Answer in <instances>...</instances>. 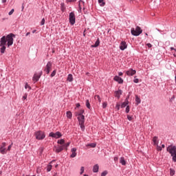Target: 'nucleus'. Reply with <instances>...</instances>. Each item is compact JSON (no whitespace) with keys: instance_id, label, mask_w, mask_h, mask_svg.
I'll use <instances>...</instances> for the list:
<instances>
[{"instance_id":"obj_36","label":"nucleus","mask_w":176,"mask_h":176,"mask_svg":"<svg viewBox=\"0 0 176 176\" xmlns=\"http://www.w3.org/2000/svg\"><path fill=\"white\" fill-rule=\"evenodd\" d=\"M126 113H129L130 112V106H126V109H125Z\"/></svg>"},{"instance_id":"obj_35","label":"nucleus","mask_w":176,"mask_h":176,"mask_svg":"<svg viewBox=\"0 0 176 176\" xmlns=\"http://www.w3.org/2000/svg\"><path fill=\"white\" fill-rule=\"evenodd\" d=\"M120 104L119 103H117L116 105V109H117V111H119L120 109Z\"/></svg>"},{"instance_id":"obj_32","label":"nucleus","mask_w":176,"mask_h":176,"mask_svg":"<svg viewBox=\"0 0 176 176\" xmlns=\"http://www.w3.org/2000/svg\"><path fill=\"white\" fill-rule=\"evenodd\" d=\"M170 175L173 176L175 175V170L173 168H170Z\"/></svg>"},{"instance_id":"obj_11","label":"nucleus","mask_w":176,"mask_h":176,"mask_svg":"<svg viewBox=\"0 0 176 176\" xmlns=\"http://www.w3.org/2000/svg\"><path fill=\"white\" fill-rule=\"evenodd\" d=\"M77 119L79 122V124H82L85 123V116H83V114L78 113Z\"/></svg>"},{"instance_id":"obj_4","label":"nucleus","mask_w":176,"mask_h":176,"mask_svg":"<svg viewBox=\"0 0 176 176\" xmlns=\"http://www.w3.org/2000/svg\"><path fill=\"white\" fill-rule=\"evenodd\" d=\"M71 144V142H67L65 144H63L62 146H58L56 148L55 152H56V153H60V152L64 151V149H65L67 151L68 146H69V145Z\"/></svg>"},{"instance_id":"obj_30","label":"nucleus","mask_w":176,"mask_h":176,"mask_svg":"<svg viewBox=\"0 0 176 176\" xmlns=\"http://www.w3.org/2000/svg\"><path fill=\"white\" fill-rule=\"evenodd\" d=\"M98 2L100 6H105V2H104V0H98Z\"/></svg>"},{"instance_id":"obj_46","label":"nucleus","mask_w":176,"mask_h":176,"mask_svg":"<svg viewBox=\"0 0 176 176\" xmlns=\"http://www.w3.org/2000/svg\"><path fill=\"white\" fill-rule=\"evenodd\" d=\"M66 2L67 3H69V2L72 3V2H76V0H66Z\"/></svg>"},{"instance_id":"obj_2","label":"nucleus","mask_w":176,"mask_h":176,"mask_svg":"<svg viewBox=\"0 0 176 176\" xmlns=\"http://www.w3.org/2000/svg\"><path fill=\"white\" fill-rule=\"evenodd\" d=\"M166 151L172 156L173 162H176V146H169L167 148Z\"/></svg>"},{"instance_id":"obj_1","label":"nucleus","mask_w":176,"mask_h":176,"mask_svg":"<svg viewBox=\"0 0 176 176\" xmlns=\"http://www.w3.org/2000/svg\"><path fill=\"white\" fill-rule=\"evenodd\" d=\"M13 36L14 38L16 36L12 33H10V34H8L7 36H3L1 39H0V46L1 47L0 48V52L2 54L5 53V51L6 50V43L8 47H10L12 45H13Z\"/></svg>"},{"instance_id":"obj_52","label":"nucleus","mask_w":176,"mask_h":176,"mask_svg":"<svg viewBox=\"0 0 176 176\" xmlns=\"http://www.w3.org/2000/svg\"><path fill=\"white\" fill-rule=\"evenodd\" d=\"M118 75H119V76H123V72H120L118 73Z\"/></svg>"},{"instance_id":"obj_54","label":"nucleus","mask_w":176,"mask_h":176,"mask_svg":"<svg viewBox=\"0 0 176 176\" xmlns=\"http://www.w3.org/2000/svg\"><path fill=\"white\" fill-rule=\"evenodd\" d=\"M118 157H114V158H113V160H114V162H116L117 160H118Z\"/></svg>"},{"instance_id":"obj_51","label":"nucleus","mask_w":176,"mask_h":176,"mask_svg":"<svg viewBox=\"0 0 176 176\" xmlns=\"http://www.w3.org/2000/svg\"><path fill=\"white\" fill-rule=\"evenodd\" d=\"M146 46H147L148 47L151 48V47H152V44H151V43H147V44H146Z\"/></svg>"},{"instance_id":"obj_57","label":"nucleus","mask_w":176,"mask_h":176,"mask_svg":"<svg viewBox=\"0 0 176 176\" xmlns=\"http://www.w3.org/2000/svg\"><path fill=\"white\" fill-rule=\"evenodd\" d=\"M170 50H176V49L174 48V47H170Z\"/></svg>"},{"instance_id":"obj_23","label":"nucleus","mask_w":176,"mask_h":176,"mask_svg":"<svg viewBox=\"0 0 176 176\" xmlns=\"http://www.w3.org/2000/svg\"><path fill=\"white\" fill-rule=\"evenodd\" d=\"M120 163L122 165V166H126V160H124V157H121L120 159Z\"/></svg>"},{"instance_id":"obj_26","label":"nucleus","mask_w":176,"mask_h":176,"mask_svg":"<svg viewBox=\"0 0 176 176\" xmlns=\"http://www.w3.org/2000/svg\"><path fill=\"white\" fill-rule=\"evenodd\" d=\"M135 102H137V105L141 104V98H140L137 95L135 96Z\"/></svg>"},{"instance_id":"obj_25","label":"nucleus","mask_w":176,"mask_h":176,"mask_svg":"<svg viewBox=\"0 0 176 176\" xmlns=\"http://www.w3.org/2000/svg\"><path fill=\"white\" fill-rule=\"evenodd\" d=\"M57 143L59 144L60 146H63V145H65V140H64L63 139H60V140H58L57 141Z\"/></svg>"},{"instance_id":"obj_62","label":"nucleus","mask_w":176,"mask_h":176,"mask_svg":"<svg viewBox=\"0 0 176 176\" xmlns=\"http://www.w3.org/2000/svg\"><path fill=\"white\" fill-rule=\"evenodd\" d=\"M53 176H57V173H54Z\"/></svg>"},{"instance_id":"obj_13","label":"nucleus","mask_w":176,"mask_h":176,"mask_svg":"<svg viewBox=\"0 0 176 176\" xmlns=\"http://www.w3.org/2000/svg\"><path fill=\"white\" fill-rule=\"evenodd\" d=\"M127 49V44L126 43V41H122L120 44V50H126Z\"/></svg>"},{"instance_id":"obj_48","label":"nucleus","mask_w":176,"mask_h":176,"mask_svg":"<svg viewBox=\"0 0 176 176\" xmlns=\"http://www.w3.org/2000/svg\"><path fill=\"white\" fill-rule=\"evenodd\" d=\"M22 100L24 101V100H27V94H25L23 97H22Z\"/></svg>"},{"instance_id":"obj_29","label":"nucleus","mask_w":176,"mask_h":176,"mask_svg":"<svg viewBox=\"0 0 176 176\" xmlns=\"http://www.w3.org/2000/svg\"><path fill=\"white\" fill-rule=\"evenodd\" d=\"M66 115H67V118H68V119L72 118V113L71 111H67Z\"/></svg>"},{"instance_id":"obj_5","label":"nucleus","mask_w":176,"mask_h":176,"mask_svg":"<svg viewBox=\"0 0 176 176\" xmlns=\"http://www.w3.org/2000/svg\"><path fill=\"white\" fill-rule=\"evenodd\" d=\"M35 135H36V140H45V138L46 137L45 132L42 131H38L35 132Z\"/></svg>"},{"instance_id":"obj_42","label":"nucleus","mask_w":176,"mask_h":176,"mask_svg":"<svg viewBox=\"0 0 176 176\" xmlns=\"http://www.w3.org/2000/svg\"><path fill=\"white\" fill-rule=\"evenodd\" d=\"M41 25H45V18H43L41 21Z\"/></svg>"},{"instance_id":"obj_40","label":"nucleus","mask_w":176,"mask_h":176,"mask_svg":"<svg viewBox=\"0 0 176 176\" xmlns=\"http://www.w3.org/2000/svg\"><path fill=\"white\" fill-rule=\"evenodd\" d=\"M107 174H108V172L107 170H104L101 173V176H106Z\"/></svg>"},{"instance_id":"obj_49","label":"nucleus","mask_w":176,"mask_h":176,"mask_svg":"<svg viewBox=\"0 0 176 176\" xmlns=\"http://www.w3.org/2000/svg\"><path fill=\"white\" fill-rule=\"evenodd\" d=\"M28 87L31 89V87L28 85V83H26L25 85V89H28Z\"/></svg>"},{"instance_id":"obj_19","label":"nucleus","mask_w":176,"mask_h":176,"mask_svg":"<svg viewBox=\"0 0 176 176\" xmlns=\"http://www.w3.org/2000/svg\"><path fill=\"white\" fill-rule=\"evenodd\" d=\"M122 90H120V89H119L118 91H116V92H115V94H116V97L117 98H120V96H122Z\"/></svg>"},{"instance_id":"obj_43","label":"nucleus","mask_w":176,"mask_h":176,"mask_svg":"<svg viewBox=\"0 0 176 176\" xmlns=\"http://www.w3.org/2000/svg\"><path fill=\"white\" fill-rule=\"evenodd\" d=\"M12 145H13V143H12L10 146H8V147L6 151H10V149H12Z\"/></svg>"},{"instance_id":"obj_8","label":"nucleus","mask_w":176,"mask_h":176,"mask_svg":"<svg viewBox=\"0 0 176 176\" xmlns=\"http://www.w3.org/2000/svg\"><path fill=\"white\" fill-rule=\"evenodd\" d=\"M49 137H52V138H61L63 137V134L60 131H57L55 133L53 132L50 133Z\"/></svg>"},{"instance_id":"obj_12","label":"nucleus","mask_w":176,"mask_h":176,"mask_svg":"<svg viewBox=\"0 0 176 176\" xmlns=\"http://www.w3.org/2000/svg\"><path fill=\"white\" fill-rule=\"evenodd\" d=\"M135 74H137V71L131 68H130L128 71L126 72V74L128 76H133V75H135Z\"/></svg>"},{"instance_id":"obj_37","label":"nucleus","mask_w":176,"mask_h":176,"mask_svg":"<svg viewBox=\"0 0 176 176\" xmlns=\"http://www.w3.org/2000/svg\"><path fill=\"white\" fill-rule=\"evenodd\" d=\"M83 173H85V167L82 166V167L80 168V175H82V174Z\"/></svg>"},{"instance_id":"obj_41","label":"nucleus","mask_w":176,"mask_h":176,"mask_svg":"<svg viewBox=\"0 0 176 176\" xmlns=\"http://www.w3.org/2000/svg\"><path fill=\"white\" fill-rule=\"evenodd\" d=\"M107 105H108V104L106 102H103L102 103V108H104V109L107 108Z\"/></svg>"},{"instance_id":"obj_64","label":"nucleus","mask_w":176,"mask_h":176,"mask_svg":"<svg viewBox=\"0 0 176 176\" xmlns=\"http://www.w3.org/2000/svg\"><path fill=\"white\" fill-rule=\"evenodd\" d=\"M25 176H31V175H25ZM32 176H36V175H32Z\"/></svg>"},{"instance_id":"obj_20","label":"nucleus","mask_w":176,"mask_h":176,"mask_svg":"<svg viewBox=\"0 0 176 176\" xmlns=\"http://www.w3.org/2000/svg\"><path fill=\"white\" fill-rule=\"evenodd\" d=\"M100 46V38H98L95 42V44L91 45V47H98Z\"/></svg>"},{"instance_id":"obj_53","label":"nucleus","mask_w":176,"mask_h":176,"mask_svg":"<svg viewBox=\"0 0 176 176\" xmlns=\"http://www.w3.org/2000/svg\"><path fill=\"white\" fill-rule=\"evenodd\" d=\"M76 108H79V107H80V104L77 103V104H76Z\"/></svg>"},{"instance_id":"obj_6","label":"nucleus","mask_w":176,"mask_h":176,"mask_svg":"<svg viewBox=\"0 0 176 176\" xmlns=\"http://www.w3.org/2000/svg\"><path fill=\"white\" fill-rule=\"evenodd\" d=\"M76 18L75 16V12H72L69 13V21L71 24V25H74L76 23Z\"/></svg>"},{"instance_id":"obj_58","label":"nucleus","mask_w":176,"mask_h":176,"mask_svg":"<svg viewBox=\"0 0 176 176\" xmlns=\"http://www.w3.org/2000/svg\"><path fill=\"white\" fill-rule=\"evenodd\" d=\"M35 32H36V30H32V34H35Z\"/></svg>"},{"instance_id":"obj_63","label":"nucleus","mask_w":176,"mask_h":176,"mask_svg":"<svg viewBox=\"0 0 176 176\" xmlns=\"http://www.w3.org/2000/svg\"><path fill=\"white\" fill-rule=\"evenodd\" d=\"M84 176H89V175L85 174V175H84Z\"/></svg>"},{"instance_id":"obj_10","label":"nucleus","mask_w":176,"mask_h":176,"mask_svg":"<svg viewBox=\"0 0 176 176\" xmlns=\"http://www.w3.org/2000/svg\"><path fill=\"white\" fill-rule=\"evenodd\" d=\"M6 142L1 143V145L0 146V153L1 155H6Z\"/></svg>"},{"instance_id":"obj_38","label":"nucleus","mask_w":176,"mask_h":176,"mask_svg":"<svg viewBox=\"0 0 176 176\" xmlns=\"http://www.w3.org/2000/svg\"><path fill=\"white\" fill-rule=\"evenodd\" d=\"M157 146V151H162V146H159V144L155 145Z\"/></svg>"},{"instance_id":"obj_47","label":"nucleus","mask_w":176,"mask_h":176,"mask_svg":"<svg viewBox=\"0 0 176 176\" xmlns=\"http://www.w3.org/2000/svg\"><path fill=\"white\" fill-rule=\"evenodd\" d=\"M37 174H39L41 173V167H38L36 169Z\"/></svg>"},{"instance_id":"obj_55","label":"nucleus","mask_w":176,"mask_h":176,"mask_svg":"<svg viewBox=\"0 0 176 176\" xmlns=\"http://www.w3.org/2000/svg\"><path fill=\"white\" fill-rule=\"evenodd\" d=\"M31 32H28V33H26L25 36H28V35H30Z\"/></svg>"},{"instance_id":"obj_50","label":"nucleus","mask_w":176,"mask_h":176,"mask_svg":"<svg viewBox=\"0 0 176 176\" xmlns=\"http://www.w3.org/2000/svg\"><path fill=\"white\" fill-rule=\"evenodd\" d=\"M97 98H98V100L99 101V102H101V97H100V96H97Z\"/></svg>"},{"instance_id":"obj_14","label":"nucleus","mask_w":176,"mask_h":176,"mask_svg":"<svg viewBox=\"0 0 176 176\" xmlns=\"http://www.w3.org/2000/svg\"><path fill=\"white\" fill-rule=\"evenodd\" d=\"M129 96L126 98L124 102L121 104V108H126V107L129 106Z\"/></svg>"},{"instance_id":"obj_24","label":"nucleus","mask_w":176,"mask_h":176,"mask_svg":"<svg viewBox=\"0 0 176 176\" xmlns=\"http://www.w3.org/2000/svg\"><path fill=\"white\" fill-rule=\"evenodd\" d=\"M67 80L68 82H72L74 80V76H72V74H68Z\"/></svg>"},{"instance_id":"obj_60","label":"nucleus","mask_w":176,"mask_h":176,"mask_svg":"<svg viewBox=\"0 0 176 176\" xmlns=\"http://www.w3.org/2000/svg\"><path fill=\"white\" fill-rule=\"evenodd\" d=\"M86 75H90V73L87 72V73H86Z\"/></svg>"},{"instance_id":"obj_39","label":"nucleus","mask_w":176,"mask_h":176,"mask_svg":"<svg viewBox=\"0 0 176 176\" xmlns=\"http://www.w3.org/2000/svg\"><path fill=\"white\" fill-rule=\"evenodd\" d=\"M13 13H14V9H12V10L8 12V14H9V16H12V14H13Z\"/></svg>"},{"instance_id":"obj_7","label":"nucleus","mask_w":176,"mask_h":176,"mask_svg":"<svg viewBox=\"0 0 176 176\" xmlns=\"http://www.w3.org/2000/svg\"><path fill=\"white\" fill-rule=\"evenodd\" d=\"M52 67H53V63H52L51 61H48L44 68V72H46L47 74H50Z\"/></svg>"},{"instance_id":"obj_9","label":"nucleus","mask_w":176,"mask_h":176,"mask_svg":"<svg viewBox=\"0 0 176 176\" xmlns=\"http://www.w3.org/2000/svg\"><path fill=\"white\" fill-rule=\"evenodd\" d=\"M42 74H43L42 71H41L38 73H35L32 78L33 82H38V80L41 79V77L42 76Z\"/></svg>"},{"instance_id":"obj_21","label":"nucleus","mask_w":176,"mask_h":176,"mask_svg":"<svg viewBox=\"0 0 176 176\" xmlns=\"http://www.w3.org/2000/svg\"><path fill=\"white\" fill-rule=\"evenodd\" d=\"M100 168V166H98V164H96L93 167V172L94 173H98V170Z\"/></svg>"},{"instance_id":"obj_16","label":"nucleus","mask_w":176,"mask_h":176,"mask_svg":"<svg viewBox=\"0 0 176 176\" xmlns=\"http://www.w3.org/2000/svg\"><path fill=\"white\" fill-rule=\"evenodd\" d=\"M113 79L116 82H118V83H119L120 85H122V83H123V80L122 79V78L119 77L118 76H116Z\"/></svg>"},{"instance_id":"obj_27","label":"nucleus","mask_w":176,"mask_h":176,"mask_svg":"<svg viewBox=\"0 0 176 176\" xmlns=\"http://www.w3.org/2000/svg\"><path fill=\"white\" fill-rule=\"evenodd\" d=\"M85 105H86L87 108H88V109H91V106L90 105V102L89 101V100H86Z\"/></svg>"},{"instance_id":"obj_17","label":"nucleus","mask_w":176,"mask_h":176,"mask_svg":"<svg viewBox=\"0 0 176 176\" xmlns=\"http://www.w3.org/2000/svg\"><path fill=\"white\" fill-rule=\"evenodd\" d=\"M153 142L154 146L159 144V138H157V136H154L153 138Z\"/></svg>"},{"instance_id":"obj_33","label":"nucleus","mask_w":176,"mask_h":176,"mask_svg":"<svg viewBox=\"0 0 176 176\" xmlns=\"http://www.w3.org/2000/svg\"><path fill=\"white\" fill-rule=\"evenodd\" d=\"M80 126V129L82 130V131H84L85 129V123H82V124H79Z\"/></svg>"},{"instance_id":"obj_34","label":"nucleus","mask_w":176,"mask_h":176,"mask_svg":"<svg viewBox=\"0 0 176 176\" xmlns=\"http://www.w3.org/2000/svg\"><path fill=\"white\" fill-rule=\"evenodd\" d=\"M56 74H57V71L54 70L51 74V78H53L54 76H56Z\"/></svg>"},{"instance_id":"obj_56","label":"nucleus","mask_w":176,"mask_h":176,"mask_svg":"<svg viewBox=\"0 0 176 176\" xmlns=\"http://www.w3.org/2000/svg\"><path fill=\"white\" fill-rule=\"evenodd\" d=\"M2 3H6V0H1Z\"/></svg>"},{"instance_id":"obj_22","label":"nucleus","mask_w":176,"mask_h":176,"mask_svg":"<svg viewBox=\"0 0 176 176\" xmlns=\"http://www.w3.org/2000/svg\"><path fill=\"white\" fill-rule=\"evenodd\" d=\"M79 3H78V8H79V10L80 12H82V5L80 3H82L83 6H85V1H82V0H79Z\"/></svg>"},{"instance_id":"obj_59","label":"nucleus","mask_w":176,"mask_h":176,"mask_svg":"<svg viewBox=\"0 0 176 176\" xmlns=\"http://www.w3.org/2000/svg\"><path fill=\"white\" fill-rule=\"evenodd\" d=\"M162 148H165V146H164V144H162V147H161Z\"/></svg>"},{"instance_id":"obj_15","label":"nucleus","mask_w":176,"mask_h":176,"mask_svg":"<svg viewBox=\"0 0 176 176\" xmlns=\"http://www.w3.org/2000/svg\"><path fill=\"white\" fill-rule=\"evenodd\" d=\"M76 151H77L76 148H72L71 149L72 154L70 155V157H72V158L76 157V155H77Z\"/></svg>"},{"instance_id":"obj_45","label":"nucleus","mask_w":176,"mask_h":176,"mask_svg":"<svg viewBox=\"0 0 176 176\" xmlns=\"http://www.w3.org/2000/svg\"><path fill=\"white\" fill-rule=\"evenodd\" d=\"M127 119L128 120H129L130 122H131V120H133V117L130 116H127Z\"/></svg>"},{"instance_id":"obj_3","label":"nucleus","mask_w":176,"mask_h":176,"mask_svg":"<svg viewBox=\"0 0 176 176\" xmlns=\"http://www.w3.org/2000/svg\"><path fill=\"white\" fill-rule=\"evenodd\" d=\"M131 33L133 36H138L142 34V30L139 26H137L135 28H132L131 29Z\"/></svg>"},{"instance_id":"obj_18","label":"nucleus","mask_w":176,"mask_h":176,"mask_svg":"<svg viewBox=\"0 0 176 176\" xmlns=\"http://www.w3.org/2000/svg\"><path fill=\"white\" fill-rule=\"evenodd\" d=\"M53 162H54V160H52L51 162H50V164H48L47 166V173L52 171V163H53Z\"/></svg>"},{"instance_id":"obj_61","label":"nucleus","mask_w":176,"mask_h":176,"mask_svg":"<svg viewBox=\"0 0 176 176\" xmlns=\"http://www.w3.org/2000/svg\"><path fill=\"white\" fill-rule=\"evenodd\" d=\"M22 10H24V6H22Z\"/></svg>"},{"instance_id":"obj_31","label":"nucleus","mask_w":176,"mask_h":176,"mask_svg":"<svg viewBox=\"0 0 176 176\" xmlns=\"http://www.w3.org/2000/svg\"><path fill=\"white\" fill-rule=\"evenodd\" d=\"M60 10H62L63 12H65V5L64 4V3H61L60 4Z\"/></svg>"},{"instance_id":"obj_28","label":"nucleus","mask_w":176,"mask_h":176,"mask_svg":"<svg viewBox=\"0 0 176 176\" xmlns=\"http://www.w3.org/2000/svg\"><path fill=\"white\" fill-rule=\"evenodd\" d=\"M86 146H91V148H96V146H97V144L96 143L87 144Z\"/></svg>"},{"instance_id":"obj_44","label":"nucleus","mask_w":176,"mask_h":176,"mask_svg":"<svg viewBox=\"0 0 176 176\" xmlns=\"http://www.w3.org/2000/svg\"><path fill=\"white\" fill-rule=\"evenodd\" d=\"M133 82L134 83H138V82H140V80L138 78H134Z\"/></svg>"}]
</instances>
